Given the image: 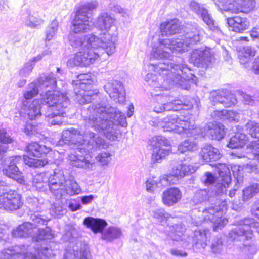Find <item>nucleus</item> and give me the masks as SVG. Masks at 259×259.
Masks as SVG:
<instances>
[{
    "instance_id": "f257e3e1",
    "label": "nucleus",
    "mask_w": 259,
    "mask_h": 259,
    "mask_svg": "<svg viewBox=\"0 0 259 259\" xmlns=\"http://www.w3.org/2000/svg\"><path fill=\"white\" fill-rule=\"evenodd\" d=\"M70 45L73 48H82L84 50L77 52L67 61V66H87L93 63L99 57L98 50H104L108 55L113 54L116 50L117 41L115 35L110 33L101 34L99 36L93 34L84 36L81 33L71 32L68 35Z\"/></svg>"
},
{
    "instance_id": "f03ea898",
    "label": "nucleus",
    "mask_w": 259,
    "mask_h": 259,
    "mask_svg": "<svg viewBox=\"0 0 259 259\" xmlns=\"http://www.w3.org/2000/svg\"><path fill=\"white\" fill-rule=\"evenodd\" d=\"M82 116L92 128L111 140L115 139V124L124 126L126 124L124 114L105 103L93 105L82 110Z\"/></svg>"
},
{
    "instance_id": "7ed1b4c3",
    "label": "nucleus",
    "mask_w": 259,
    "mask_h": 259,
    "mask_svg": "<svg viewBox=\"0 0 259 259\" xmlns=\"http://www.w3.org/2000/svg\"><path fill=\"white\" fill-rule=\"evenodd\" d=\"M154 70L160 74V76H162L165 84L159 86V79L155 75L148 73L145 77V80L154 88L151 93L152 96L161 98V94L157 92L167 89V83L178 84L182 88L187 89L185 83L187 80L191 78L192 74L190 73L191 70L183 62L181 64H169L167 61L159 62L155 66Z\"/></svg>"
},
{
    "instance_id": "20e7f679",
    "label": "nucleus",
    "mask_w": 259,
    "mask_h": 259,
    "mask_svg": "<svg viewBox=\"0 0 259 259\" xmlns=\"http://www.w3.org/2000/svg\"><path fill=\"white\" fill-rule=\"evenodd\" d=\"M193 122L188 117L171 115L164 118L159 126L164 131H174L179 134L185 133L190 136L210 135L212 139L220 140L225 136V126L221 123H208L205 126L204 131H202L200 127L196 126Z\"/></svg>"
},
{
    "instance_id": "39448f33",
    "label": "nucleus",
    "mask_w": 259,
    "mask_h": 259,
    "mask_svg": "<svg viewBox=\"0 0 259 259\" xmlns=\"http://www.w3.org/2000/svg\"><path fill=\"white\" fill-rule=\"evenodd\" d=\"M203 32V30L195 24L192 26V31L187 33L184 39L166 38L160 40L159 45L152 48L151 59L170 60L172 56L166 49H169L175 53L187 51L191 45L200 40Z\"/></svg>"
},
{
    "instance_id": "423d86ee",
    "label": "nucleus",
    "mask_w": 259,
    "mask_h": 259,
    "mask_svg": "<svg viewBox=\"0 0 259 259\" xmlns=\"http://www.w3.org/2000/svg\"><path fill=\"white\" fill-rule=\"evenodd\" d=\"M46 104L47 111L44 115L48 117V122L52 125H60L63 122V117L65 116V110L69 104V99L67 96L55 98L47 96Z\"/></svg>"
},
{
    "instance_id": "0eeeda50",
    "label": "nucleus",
    "mask_w": 259,
    "mask_h": 259,
    "mask_svg": "<svg viewBox=\"0 0 259 259\" xmlns=\"http://www.w3.org/2000/svg\"><path fill=\"white\" fill-rule=\"evenodd\" d=\"M98 6L96 1L87 2L81 5L77 11L74 19L72 21V32L81 33L90 30L93 23L92 18L89 15Z\"/></svg>"
},
{
    "instance_id": "6e6552de",
    "label": "nucleus",
    "mask_w": 259,
    "mask_h": 259,
    "mask_svg": "<svg viewBox=\"0 0 259 259\" xmlns=\"http://www.w3.org/2000/svg\"><path fill=\"white\" fill-rule=\"evenodd\" d=\"M93 81L90 73L81 74L77 76V79L72 81L75 100L80 104L90 102L97 92L92 90Z\"/></svg>"
},
{
    "instance_id": "1a4fd4ad",
    "label": "nucleus",
    "mask_w": 259,
    "mask_h": 259,
    "mask_svg": "<svg viewBox=\"0 0 259 259\" xmlns=\"http://www.w3.org/2000/svg\"><path fill=\"white\" fill-rule=\"evenodd\" d=\"M27 250L25 246H15L13 250H3L0 257L1 259H47L51 255V250L48 248H42L40 251L35 250L34 254L27 251L25 252Z\"/></svg>"
},
{
    "instance_id": "9d476101",
    "label": "nucleus",
    "mask_w": 259,
    "mask_h": 259,
    "mask_svg": "<svg viewBox=\"0 0 259 259\" xmlns=\"http://www.w3.org/2000/svg\"><path fill=\"white\" fill-rule=\"evenodd\" d=\"M35 83L40 90V95L42 97V100L46 103L47 96L50 97V98H60L63 96H67L63 91H61L57 87L56 79L53 73L40 77Z\"/></svg>"
},
{
    "instance_id": "9b49d317",
    "label": "nucleus",
    "mask_w": 259,
    "mask_h": 259,
    "mask_svg": "<svg viewBox=\"0 0 259 259\" xmlns=\"http://www.w3.org/2000/svg\"><path fill=\"white\" fill-rule=\"evenodd\" d=\"M251 228H256V231L259 232V223L255 222L253 218H244L237 222L236 227L228 234V236L233 240H248L253 237Z\"/></svg>"
},
{
    "instance_id": "f8f14e48",
    "label": "nucleus",
    "mask_w": 259,
    "mask_h": 259,
    "mask_svg": "<svg viewBox=\"0 0 259 259\" xmlns=\"http://www.w3.org/2000/svg\"><path fill=\"white\" fill-rule=\"evenodd\" d=\"M50 151V148L45 145H41L37 142H31L27 147L28 155L24 156V161L30 167H44L48 163L46 159H35L30 156L38 157L42 155L49 153Z\"/></svg>"
},
{
    "instance_id": "ddd939ff",
    "label": "nucleus",
    "mask_w": 259,
    "mask_h": 259,
    "mask_svg": "<svg viewBox=\"0 0 259 259\" xmlns=\"http://www.w3.org/2000/svg\"><path fill=\"white\" fill-rule=\"evenodd\" d=\"M81 137H83V142L79 144V146L83 147L80 149H85L87 151H90L103 149L107 146L104 140L85 127L82 129Z\"/></svg>"
},
{
    "instance_id": "4468645a",
    "label": "nucleus",
    "mask_w": 259,
    "mask_h": 259,
    "mask_svg": "<svg viewBox=\"0 0 259 259\" xmlns=\"http://www.w3.org/2000/svg\"><path fill=\"white\" fill-rule=\"evenodd\" d=\"M151 145L153 147L152 160L154 163L160 162L161 160L169 153L170 144L165 137L157 136L154 138L151 142Z\"/></svg>"
},
{
    "instance_id": "2eb2a0df",
    "label": "nucleus",
    "mask_w": 259,
    "mask_h": 259,
    "mask_svg": "<svg viewBox=\"0 0 259 259\" xmlns=\"http://www.w3.org/2000/svg\"><path fill=\"white\" fill-rule=\"evenodd\" d=\"M21 195L14 190L0 195V208L6 210H15L22 206Z\"/></svg>"
},
{
    "instance_id": "dca6fc26",
    "label": "nucleus",
    "mask_w": 259,
    "mask_h": 259,
    "mask_svg": "<svg viewBox=\"0 0 259 259\" xmlns=\"http://www.w3.org/2000/svg\"><path fill=\"white\" fill-rule=\"evenodd\" d=\"M248 133L253 138L258 141H252L247 147V155L246 157L251 158L252 157L257 158L259 160V123L254 121H249L245 125Z\"/></svg>"
},
{
    "instance_id": "f3484780",
    "label": "nucleus",
    "mask_w": 259,
    "mask_h": 259,
    "mask_svg": "<svg viewBox=\"0 0 259 259\" xmlns=\"http://www.w3.org/2000/svg\"><path fill=\"white\" fill-rule=\"evenodd\" d=\"M30 219L33 222V227L36 229L34 232L36 233V235H33V238L36 241L40 240H45L52 239L54 237V233L52 232L50 227H46L45 229H37L34 225L37 224L45 225L47 224L49 220L46 218H44L38 213H35L31 214Z\"/></svg>"
},
{
    "instance_id": "a211bd4d",
    "label": "nucleus",
    "mask_w": 259,
    "mask_h": 259,
    "mask_svg": "<svg viewBox=\"0 0 259 259\" xmlns=\"http://www.w3.org/2000/svg\"><path fill=\"white\" fill-rule=\"evenodd\" d=\"M197 169V167L194 165L180 162L172 167L171 173L166 175V176L168 178L170 177V185L174 184L177 183L179 179L191 175L195 172Z\"/></svg>"
},
{
    "instance_id": "6ab92c4d",
    "label": "nucleus",
    "mask_w": 259,
    "mask_h": 259,
    "mask_svg": "<svg viewBox=\"0 0 259 259\" xmlns=\"http://www.w3.org/2000/svg\"><path fill=\"white\" fill-rule=\"evenodd\" d=\"M23 105L29 118L31 120L36 119L41 115H44L47 111V105L41 99H35L31 103L28 101H23Z\"/></svg>"
},
{
    "instance_id": "aec40b11",
    "label": "nucleus",
    "mask_w": 259,
    "mask_h": 259,
    "mask_svg": "<svg viewBox=\"0 0 259 259\" xmlns=\"http://www.w3.org/2000/svg\"><path fill=\"white\" fill-rule=\"evenodd\" d=\"M21 160L20 156H13L5 160V167L3 173L9 178L16 180L18 183L23 184L24 179L16 165Z\"/></svg>"
},
{
    "instance_id": "412c9836",
    "label": "nucleus",
    "mask_w": 259,
    "mask_h": 259,
    "mask_svg": "<svg viewBox=\"0 0 259 259\" xmlns=\"http://www.w3.org/2000/svg\"><path fill=\"white\" fill-rule=\"evenodd\" d=\"M104 89L110 97L116 102L122 103L125 101V90L119 81L111 80L104 85Z\"/></svg>"
},
{
    "instance_id": "4be33fe9",
    "label": "nucleus",
    "mask_w": 259,
    "mask_h": 259,
    "mask_svg": "<svg viewBox=\"0 0 259 259\" xmlns=\"http://www.w3.org/2000/svg\"><path fill=\"white\" fill-rule=\"evenodd\" d=\"M212 60L209 48H201L194 50L191 54L190 62L198 67H206Z\"/></svg>"
},
{
    "instance_id": "5701e85b",
    "label": "nucleus",
    "mask_w": 259,
    "mask_h": 259,
    "mask_svg": "<svg viewBox=\"0 0 259 259\" xmlns=\"http://www.w3.org/2000/svg\"><path fill=\"white\" fill-rule=\"evenodd\" d=\"M218 172L221 178V182L215 186V194H221L226 193V188L228 187L231 181L230 168L225 164H215Z\"/></svg>"
},
{
    "instance_id": "b1692460",
    "label": "nucleus",
    "mask_w": 259,
    "mask_h": 259,
    "mask_svg": "<svg viewBox=\"0 0 259 259\" xmlns=\"http://www.w3.org/2000/svg\"><path fill=\"white\" fill-rule=\"evenodd\" d=\"M210 99L214 105L215 103L222 104L225 107H230L237 103L235 95L231 93L224 91H213L210 93Z\"/></svg>"
},
{
    "instance_id": "393cba45",
    "label": "nucleus",
    "mask_w": 259,
    "mask_h": 259,
    "mask_svg": "<svg viewBox=\"0 0 259 259\" xmlns=\"http://www.w3.org/2000/svg\"><path fill=\"white\" fill-rule=\"evenodd\" d=\"M79 130L71 128L63 131L62 135V141H59L56 144L57 145H62L63 143L65 144H73L78 145L82 144L83 142V137H81L82 129Z\"/></svg>"
},
{
    "instance_id": "a878e982",
    "label": "nucleus",
    "mask_w": 259,
    "mask_h": 259,
    "mask_svg": "<svg viewBox=\"0 0 259 259\" xmlns=\"http://www.w3.org/2000/svg\"><path fill=\"white\" fill-rule=\"evenodd\" d=\"M215 207H208L204 210L202 215L205 221H214L217 217H220L227 209V204L226 201L216 202Z\"/></svg>"
},
{
    "instance_id": "bb28decb",
    "label": "nucleus",
    "mask_w": 259,
    "mask_h": 259,
    "mask_svg": "<svg viewBox=\"0 0 259 259\" xmlns=\"http://www.w3.org/2000/svg\"><path fill=\"white\" fill-rule=\"evenodd\" d=\"M81 192V189L76 183L74 177L69 176L67 180L63 185L59 191H55V196L57 198H61L66 194L69 196L77 195Z\"/></svg>"
},
{
    "instance_id": "cd10ccee",
    "label": "nucleus",
    "mask_w": 259,
    "mask_h": 259,
    "mask_svg": "<svg viewBox=\"0 0 259 259\" xmlns=\"http://www.w3.org/2000/svg\"><path fill=\"white\" fill-rule=\"evenodd\" d=\"M192 103L189 102L187 104L183 103L180 100H176L165 104L157 103L154 105L153 111L157 113H162L164 111H177L183 109H188L192 107Z\"/></svg>"
},
{
    "instance_id": "c85d7f7f",
    "label": "nucleus",
    "mask_w": 259,
    "mask_h": 259,
    "mask_svg": "<svg viewBox=\"0 0 259 259\" xmlns=\"http://www.w3.org/2000/svg\"><path fill=\"white\" fill-rule=\"evenodd\" d=\"M68 160L70 164L76 167L82 168L88 171H91L95 170L96 164L87 159L82 155H80L75 152L72 153L68 156Z\"/></svg>"
},
{
    "instance_id": "c756f323",
    "label": "nucleus",
    "mask_w": 259,
    "mask_h": 259,
    "mask_svg": "<svg viewBox=\"0 0 259 259\" xmlns=\"http://www.w3.org/2000/svg\"><path fill=\"white\" fill-rule=\"evenodd\" d=\"M182 196V192L178 188L170 187L163 191L162 202L167 206H172L180 201Z\"/></svg>"
},
{
    "instance_id": "7c9ffc66",
    "label": "nucleus",
    "mask_w": 259,
    "mask_h": 259,
    "mask_svg": "<svg viewBox=\"0 0 259 259\" xmlns=\"http://www.w3.org/2000/svg\"><path fill=\"white\" fill-rule=\"evenodd\" d=\"M67 180V177L64 176L62 170L56 171L52 176L50 174L49 187L55 196V191H59Z\"/></svg>"
},
{
    "instance_id": "2f4dec72",
    "label": "nucleus",
    "mask_w": 259,
    "mask_h": 259,
    "mask_svg": "<svg viewBox=\"0 0 259 259\" xmlns=\"http://www.w3.org/2000/svg\"><path fill=\"white\" fill-rule=\"evenodd\" d=\"M229 29L236 32H242L249 28V22L246 18L235 16L227 19Z\"/></svg>"
},
{
    "instance_id": "473e14b6",
    "label": "nucleus",
    "mask_w": 259,
    "mask_h": 259,
    "mask_svg": "<svg viewBox=\"0 0 259 259\" xmlns=\"http://www.w3.org/2000/svg\"><path fill=\"white\" fill-rule=\"evenodd\" d=\"M204 162H211L219 160L222 156L219 149L210 145H206L202 148L200 153Z\"/></svg>"
},
{
    "instance_id": "72a5a7b5",
    "label": "nucleus",
    "mask_w": 259,
    "mask_h": 259,
    "mask_svg": "<svg viewBox=\"0 0 259 259\" xmlns=\"http://www.w3.org/2000/svg\"><path fill=\"white\" fill-rule=\"evenodd\" d=\"M255 6L254 0H238L236 4H231L230 6L228 11L232 13H248L252 10Z\"/></svg>"
},
{
    "instance_id": "f704fd0d",
    "label": "nucleus",
    "mask_w": 259,
    "mask_h": 259,
    "mask_svg": "<svg viewBox=\"0 0 259 259\" xmlns=\"http://www.w3.org/2000/svg\"><path fill=\"white\" fill-rule=\"evenodd\" d=\"M170 177L167 178L166 175L160 177L158 179L149 178L145 182L146 190L153 192L157 188H162L170 185Z\"/></svg>"
},
{
    "instance_id": "c9c22d12",
    "label": "nucleus",
    "mask_w": 259,
    "mask_h": 259,
    "mask_svg": "<svg viewBox=\"0 0 259 259\" xmlns=\"http://www.w3.org/2000/svg\"><path fill=\"white\" fill-rule=\"evenodd\" d=\"M185 232V228L182 225L177 224L171 228L169 236L173 240L184 241L183 246L186 247L190 238L184 234Z\"/></svg>"
},
{
    "instance_id": "e433bc0d",
    "label": "nucleus",
    "mask_w": 259,
    "mask_h": 259,
    "mask_svg": "<svg viewBox=\"0 0 259 259\" xmlns=\"http://www.w3.org/2000/svg\"><path fill=\"white\" fill-rule=\"evenodd\" d=\"M180 25L178 19H174L163 22L160 25L161 33L162 36H170L178 33Z\"/></svg>"
},
{
    "instance_id": "4c0bfd02",
    "label": "nucleus",
    "mask_w": 259,
    "mask_h": 259,
    "mask_svg": "<svg viewBox=\"0 0 259 259\" xmlns=\"http://www.w3.org/2000/svg\"><path fill=\"white\" fill-rule=\"evenodd\" d=\"M211 116L214 119L228 120L230 122H238L240 118L238 113L227 110L214 111Z\"/></svg>"
},
{
    "instance_id": "58836bf2",
    "label": "nucleus",
    "mask_w": 259,
    "mask_h": 259,
    "mask_svg": "<svg viewBox=\"0 0 259 259\" xmlns=\"http://www.w3.org/2000/svg\"><path fill=\"white\" fill-rule=\"evenodd\" d=\"M83 223L95 233H102L104 229L107 225V223L104 220L93 217L86 218Z\"/></svg>"
},
{
    "instance_id": "ea45409f",
    "label": "nucleus",
    "mask_w": 259,
    "mask_h": 259,
    "mask_svg": "<svg viewBox=\"0 0 259 259\" xmlns=\"http://www.w3.org/2000/svg\"><path fill=\"white\" fill-rule=\"evenodd\" d=\"M35 230L31 223L25 222L14 229L12 234L15 237H26L29 236L33 237V235H36V234H32L35 232Z\"/></svg>"
},
{
    "instance_id": "a19ab883",
    "label": "nucleus",
    "mask_w": 259,
    "mask_h": 259,
    "mask_svg": "<svg viewBox=\"0 0 259 259\" xmlns=\"http://www.w3.org/2000/svg\"><path fill=\"white\" fill-rule=\"evenodd\" d=\"M49 53L50 52L49 51H45L37 56L30 59L20 70L19 75L22 77H26L28 76L32 71L35 63L40 61L44 56L48 55Z\"/></svg>"
},
{
    "instance_id": "79ce46f5",
    "label": "nucleus",
    "mask_w": 259,
    "mask_h": 259,
    "mask_svg": "<svg viewBox=\"0 0 259 259\" xmlns=\"http://www.w3.org/2000/svg\"><path fill=\"white\" fill-rule=\"evenodd\" d=\"M50 174L42 172L34 175L32 179V186L37 190L45 191L49 186Z\"/></svg>"
},
{
    "instance_id": "37998d69",
    "label": "nucleus",
    "mask_w": 259,
    "mask_h": 259,
    "mask_svg": "<svg viewBox=\"0 0 259 259\" xmlns=\"http://www.w3.org/2000/svg\"><path fill=\"white\" fill-rule=\"evenodd\" d=\"M114 19L107 13H103L98 19L96 26L99 29L108 31L114 23Z\"/></svg>"
},
{
    "instance_id": "c03bdc74",
    "label": "nucleus",
    "mask_w": 259,
    "mask_h": 259,
    "mask_svg": "<svg viewBox=\"0 0 259 259\" xmlns=\"http://www.w3.org/2000/svg\"><path fill=\"white\" fill-rule=\"evenodd\" d=\"M122 236V231L120 228L111 226L105 229L102 233V239L106 241L111 242L114 239H118Z\"/></svg>"
},
{
    "instance_id": "a18cd8bd",
    "label": "nucleus",
    "mask_w": 259,
    "mask_h": 259,
    "mask_svg": "<svg viewBox=\"0 0 259 259\" xmlns=\"http://www.w3.org/2000/svg\"><path fill=\"white\" fill-rule=\"evenodd\" d=\"M22 18L25 25L31 28H37L44 23V20L41 18L29 12L23 13Z\"/></svg>"
},
{
    "instance_id": "49530a36",
    "label": "nucleus",
    "mask_w": 259,
    "mask_h": 259,
    "mask_svg": "<svg viewBox=\"0 0 259 259\" xmlns=\"http://www.w3.org/2000/svg\"><path fill=\"white\" fill-rule=\"evenodd\" d=\"M247 141V138L246 135L237 132L235 136L230 139L227 146L232 149L241 148L245 145Z\"/></svg>"
},
{
    "instance_id": "de8ad7c7",
    "label": "nucleus",
    "mask_w": 259,
    "mask_h": 259,
    "mask_svg": "<svg viewBox=\"0 0 259 259\" xmlns=\"http://www.w3.org/2000/svg\"><path fill=\"white\" fill-rule=\"evenodd\" d=\"M256 50L250 46L243 47L239 52L238 57L242 64L247 63L251 57L255 56Z\"/></svg>"
},
{
    "instance_id": "09e8293b",
    "label": "nucleus",
    "mask_w": 259,
    "mask_h": 259,
    "mask_svg": "<svg viewBox=\"0 0 259 259\" xmlns=\"http://www.w3.org/2000/svg\"><path fill=\"white\" fill-rule=\"evenodd\" d=\"M209 233V231L208 229L195 231L194 235L197 239V241L195 243L196 247L204 248L207 246V238Z\"/></svg>"
},
{
    "instance_id": "8fccbe9b",
    "label": "nucleus",
    "mask_w": 259,
    "mask_h": 259,
    "mask_svg": "<svg viewBox=\"0 0 259 259\" xmlns=\"http://www.w3.org/2000/svg\"><path fill=\"white\" fill-rule=\"evenodd\" d=\"M213 193V192H210L206 189L198 190L194 194L192 201L196 204L201 203L209 200Z\"/></svg>"
},
{
    "instance_id": "3c124183",
    "label": "nucleus",
    "mask_w": 259,
    "mask_h": 259,
    "mask_svg": "<svg viewBox=\"0 0 259 259\" xmlns=\"http://www.w3.org/2000/svg\"><path fill=\"white\" fill-rule=\"evenodd\" d=\"M198 149V145L193 140L188 139L181 142L178 146V151L181 153L187 151H194Z\"/></svg>"
},
{
    "instance_id": "603ef678",
    "label": "nucleus",
    "mask_w": 259,
    "mask_h": 259,
    "mask_svg": "<svg viewBox=\"0 0 259 259\" xmlns=\"http://www.w3.org/2000/svg\"><path fill=\"white\" fill-rule=\"evenodd\" d=\"M83 256L81 251L78 252V247L77 245L70 244L66 249L64 259H77L79 257L82 258Z\"/></svg>"
},
{
    "instance_id": "864d4df0",
    "label": "nucleus",
    "mask_w": 259,
    "mask_h": 259,
    "mask_svg": "<svg viewBox=\"0 0 259 259\" xmlns=\"http://www.w3.org/2000/svg\"><path fill=\"white\" fill-rule=\"evenodd\" d=\"M40 91L39 88L35 82H32L29 84L27 89L24 92V101H28L35 96Z\"/></svg>"
},
{
    "instance_id": "5fc2aeb1",
    "label": "nucleus",
    "mask_w": 259,
    "mask_h": 259,
    "mask_svg": "<svg viewBox=\"0 0 259 259\" xmlns=\"http://www.w3.org/2000/svg\"><path fill=\"white\" fill-rule=\"evenodd\" d=\"M259 193V184H253L243 191L244 201H247L254 195Z\"/></svg>"
},
{
    "instance_id": "6e6d98bb",
    "label": "nucleus",
    "mask_w": 259,
    "mask_h": 259,
    "mask_svg": "<svg viewBox=\"0 0 259 259\" xmlns=\"http://www.w3.org/2000/svg\"><path fill=\"white\" fill-rule=\"evenodd\" d=\"M203 22L208 26L212 31L217 30L218 27L216 26L214 20L211 15L208 13L207 9L202 10V13L200 16Z\"/></svg>"
},
{
    "instance_id": "4d7b16f0",
    "label": "nucleus",
    "mask_w": 259,
    "mask_h": 259,
    "mask_svg": "<svg viewBox=\"0 0 259 259\" xmlns=\"http://www.w3.org/2000/svg\"><path fill=\"white\" fill-rule=\"evenodd\" d=\"M96 161L102 166H107L112 160V154L109 152H102L96 157Z\"/></svg>"
},
{
    "instance_id": "13d9d810",
    "label": "nucleus",
    "mask_w": 259,
    "mask_h": 259,
    "mask_svg": "<svg viewBox=\"0 0 259 259\" xmlns=\"http://www.w3.org/2000/svg\"><path fill=\"white\" fill-rule=\"evenodd\" d=\"M58 24V22L56 20L52 21L46 32V41H50L53 38L57 31Z\"/></svg>"
},
{
    "instance_id": "bf43d9fd",
    "label": "nucleus",
    "mask_w": 259,
    "mask_h": 259,
    "mask_svg": "<svg viewBox=\"0 0 259 259\" xmlns=\"http://www.w3.org/2000/svg\"><path fill=\"white\" fill-rule=\"evenodd\" d=\"M212 222L214 223L213 230L216 231L223 228L228 223V221L226 218H223L222 215H221L220 217H217Z\"/></svg>"
},
{
    "instance_id": "052dcab7",
    "label": "nucleus",
    "mask_w": 259,
    "mask_h": 259,
    "mask_svg": "<svg viewBox=\"0 0 259 259\" xmlns=\"http://www.w3.org/2000/svg\"><path fill=\"white\" fill-rule=\"evenodd\" d=\"M24 132L27 135H30L39 132L38 125L35 126L32 122L26 123Z\"/></svg>"
},
{
    "instance_id": "680f3d73",
    "label": "nucleus",
    "mask_w": 259,
    "mask_h": 259,
    "mask_svg": "<svg viewBox=\"0 0 259 259\" xmlns=\"http://www.w3.org/2000/svg\"><path fill=\"white\" fill-rule=\"evenodd\" d=\"M251 159L246 165V169L248 172H253L257 169V163L259 162V160L257 158L252 157Z\"/></svg>"
},
{
    "instance_id": "e2e57ef3",
    "label": "nucleus",
    "mask_w": 259,
    "mask_h": 259,
    "mask_svg": "<svg viewBox=\"0 0 259 259\" xmlns=\"http://www.w3.org/2000/svg\"><path fill=\"white\" fill-rule=\"evenodd\" d=\"M66 212V210L65 209H64L62 206L55 205L52 209L51 213L54 216L59 217L61 215H63L65 214Z\"/></svg>"
},
{
    "instance_id": "0e129e2a",
    "label": "nucleus",
    "mask_w": 259,
    "mask_h": 259,
    "mask_svg": "<svg viewBox=\"0 0 259 259\" xmlns=\"http://www.w3.org/2000/svg\"><path fill=\"white\" fill-rule=\"evenodd\" d=\"M191 9L195 12L198 15L200 16L202 13V10H205L206 9L203 6H201L196 2H192L190 5Z\"/></svg>"
},
{
    "instance_id": "69168bd1",
    "label": "nucleus",
    "mask_w": 259,
    "mask_h": 259,
    "mask_svg": "<svg viewBox=\"0 0 259 259\" xmlns=\"http://www.w3.org/2000/svg\"><path fill=\"white\" fill-rule=\"evenodd\" d=\"M238 93L241 96L245 104L252 105L255 103V100L250 95L241 91H239Z\"/></svg>"
},
{
    "instance_id": "338daca9",
    "label": "nucleus",
    "mask_w": 259,
    "mask_h": 259,
    "mask_svg": "<svg viewBox=\"0 0 259 259\" xmlns=\"http://www.w3.org/2000/svg\"><path fill=\"white\" fill-rule=\"evenodd\" d=\"M223 248L222 240L218 239L211 245V249L213 252L215 253H220Z\"/></svg>"
},
{
    "instance_id": "774afa93",
    "label": "nucleus",
    "mask_w": 259,
    "mask_h": 259,
    "mask_svg": "<svg viewBox=\"0 0 259 259\" xmlns=\"http://www.w3.org/2000/svg\"><path fill=\"white\" fill-rule=\"evenodd\" d=\"M216 180V177L210 172H206L202 177V181L207 185L213 184Z\"/></svg>"
}]
</instances>
